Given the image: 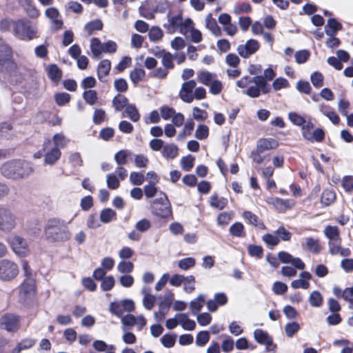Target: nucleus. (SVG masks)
<instances>
[{
  "label": "nucleus",
  "instance_id": "obj_25",
  "mask_svg": "<svg viewBox=\"0 0 353 353\" xmlns=\"http://www.w3.org/2000/svg\"><path fill=\"white\" fill-rule=\"evenodd\" d=\"M205 27L216 37H220L222 34L221 30L218 26L215 19L212 17L211 13L208 14L205 19Z\"/></svg>",
  "mask_w": 353,
  "mask_h": 353
},
{
  "label": "nucleus",
  "instance_id": "obj_15",
  "mask_svg": "<svg viewBox=\"0 0 353 353\" xmlns=\"http://www.w3.org/2000/svg\"><path fill=\"white\" fill-rule=\"evenodd\" d=\"M260 48L259 43L255 39H249L245 44L237 47L238 54L243 58H248L256 52Z\"/></svg>",
  "mask_w": 353,
  "mask_h": 353
},
{
  "label": "nucleus",
  "instance_id": "obj_1",
  "mask_svg": "<svg viewBox=\"0 0 353 353\" xmlns=\"http://www.w3.org/2000/svg\"><path fill=\"white\" fill-rule=\"evenodd\" d=\"M44 232L46 239L51 242L66 241L71 236L67 223L59 219H49Z\"/></svg>",
  "mask_w": 353,
  "mask_h": 353
},
{
  "label": "nucleus",
  "instance_id": "obj_46",
  "mask_svg": "<svg viewBox=\"0 0 353 353\" xmlns=\"http://www.w3.org/2000/svg\"><path fill=\"white\" fill-rule=\"evenodd\" d=\"M52 142L53 146H56L57 148H63L67 145L68 140L63 134L58 133L53 136Z\"/></svg>",
  "mask_w": 353,
  "mask_h": 353
},
{
  "label": "nucleus",
  "instance_id": "obj_52",
  "mask_svg": "<svg viewBox=\"0 0 353 353\" xmlns=\"http://www.w3.org/2000/svg\"><path fill=\"white\" fill-rule=\"evenodd\" d=\"M209 134V128L205 125L200 124L198 125L196 132L195 137L199 140L206 139Z\"/></svg>",
  "mask_w": 353,
  "mask_h": 353
},
{
  "label": "nucleus",
  "instance_id": "obj_13",
  "mask_svg": "<svg viewBox=\"0 0 353 353\" xmlns=\"http://www.w3.org/2000/svg\"><path fill=\"white\" fill-rule=\"evenodd\" d=\"M196 85L194 80H190L182 83L179 97L183 102L190 103L194 101L193 94Z\"/></svg>",
  "mask_w": 353,
  "mask_h": 353
},
{
  "label": "nucleus",
  "instance_id": "obj_30",
  "mask_svg": "<svg viewBox=\"0 0 353 353\" xmlns=\"http://www.w3.org/2000/svg\"><path fill=\"white\" fill-rule=\"evenodd\" d=\"M342 25L335 19H330L325 26V32L327 36L332 37L336 34L338 30H341Z\"/></svg>",
  "mask_w": 353,
  "mask_h": 353
},
{
  "label": "nucleus",
  "instance_id": "obj_14",
  "mask_svg": "<svg viewBox=\"0 0 353 353\" xmlns=\"http://www.w3.org/2000/svg\"><path fill=\"white\" fill-rule=\"evenodd\" d=\"M254 338L258 343L266 346L267 352L275 351L276 345L273 343L272 338L269 336L267 332L261 329H256L254 332Z\"/></svg>",
  "mask_w": 353,
  "mask_h": 353
},
{
  "label": "nucleus",
  "instance_id": "obj_50",
  "mask_svg": "<svg viewBox=\"0 0 353 353\" xmlns=\"http://www.w3.org/2000/svg\"><path fill=\"white\" fill-rule=\"evenodd\" d=\"M210 340V334L208 331H201L196 336V344L197 346H204Z\"/></svg>",
  "mask_w": 353,
  "mask_h": 353
},
{
  "label": "nucleus",
  "instance_id": "obj_16",
  "mask_svg": "<svg viewBox=\"0 0 353 353\" xmlns=\"http://www.w3.org/2000/svg\"><path fill=\"white\" fill-rule=\"evenodd\" d=\"M341 238L330 240L328 242L329 252L332 255L339 254L341 256H348L351 251L347 248H343L341 245Z\"/></svg>",
  "mask_w": 353,
  "mask_h": 353
},
{
  "label": "nucleus",
  "instance_id": "obj_5",
  "mask_svg": "<svg viewBox=\"0 0 353 353\" xmlns=\"http://www.w3.org/2000/svg\"><path fill=\"white\" fill-rule=\"evenodd\" d=\"M36 25L28 20H18L14 31V34L21 40H32L37 37Z\"/></svg>",
  "mask_w": 353,
  "mask_h": 353
},
{
  "label": "nucleus",
  "instance_id": "obj_59",
  "mask_svg": "<svg viewBox=\"0 0 353 353\" xmlns=\"http://www.w3.org/2000/svg\"><path fill=\"white\" fill-rule=\"evenodd\" d=\"M69 163L73 167H81L83 165V159L79 152H72L68 157Z\"/></svg>",
  "mask_w": 353,
  "mask_h": 353
},
{
  "label": "nucleus",
  "instance_id": "obj_2",
  "mask_svg": "<svg viewBox=\"0 0 353 353\" xmlns=\"http://www.w3.org/2000/svg\"><path fill=\"white\" fill-rule=\"evenodd\" d=\"M1 170L5 177L12 179L26 177L34 171L29 162L22 160H13L6 162L1 166Z\"/></svg>",
  "mask_w": 353,
  "mask_h": 353
},
{
  "label": "nucleus",
  "instance_id": "obj_44",
  "mask_svg": "<svg viewBox=\"0 0 353 353\" xmlns=\"http://www.w3.org/2000/svg\"><path fill=\"white\" fill-rule=\"evenodd\" d=\"M125 112L133 122H137L140 119V114L134 104H128Z\"/></svg>",
  "mask_w": 353,
  "mask_h": 353
},
{
  "label": "nucleus",
  "instance_id": "obj_21",
  "mask_svg": "<svg viewBox=\"0 0 353 353\" xmlns=\"http://www.w3.org/2000/svg\"><path fill=\"white\" fill-rule=\"evenodd\" d=\"M278 146V141L272 138L260 139L256 144L259 152H264L266 150L276 149Z\"/></svg>",
  "mask_w": 353,
  "mask_h": 353
},
{
  "label": "nucleus",
  "instance_id": "obj_48",
  "mask_svg": "<svg viewBox=\"0 0 353 353\" xmlns=\"http://www.w3.org/2000/svg\"><path fill=\"white\" fill-rule=\"evenodd\" d=\"M325 236L330 240L340 238L338 227L327 225L324 230Z\"/></svg>",
  "mask_w": 353,
  "mask_h": 353
},
{
  "label": "nucleus",
  "instance_id": "obj_32",
  "mask_svg": "<svg viewBox=\"0 0 353 353\" xmlns=\"http://www.w3.org/2000/svg\"><path fill=\"white\" fill-rule=\"evenodd\" d=\"M304 138L311 142H321L324 140L325 133L321 128L316 129L313 133L306 132L304 133Z\"/></svg>",
  "mask_w": 353,
  "mask_h": 353
},
{
  "label": "nucleus",
  "instance_id": "obj_18",
  "mask_svg": "<svg viewBox=\"0 0 353 353\" xmlns=\"http://www.w3.org/2000/svg\"><path fill=\"white\" fill-rule=\"evenodd\" d=\"M0 70H3L6 65H12L14 63L11 60L12 51L7 45L0 46Z\"/></svg>",
  "mask_w": 353,
  "mask_h": 353
},
{
  "label": "nucleus",
  "instance_id": "obj_9",
  "mask_svg": "<svg viewBox=\"0 0 353 353\" xmlns=\"http://www.w3.org/2000/svg\"><path fill=\"white\" fill-rule=\"evenodd\" d=\"M43 150L44 152V163L46 165H54L61 156L60 149L53 146L52 141L49 139L44 141Z\"/></svg>",
  "mask_w": 353,
  "mask_h": 353
},
{
  "label": "nucleus",
  "instance_id": "obj_43",
  "mask_svg": "<svg viewBox=\"0 0 353 353\" xmlns=\"http://www.w3.org/2000/svg\"><path fill=\"white\" fill-rule=\"evenodd\" d=\"M210 203L213 208L222 210L228 204V200L223 197H218L217 195H212L210 197Z\"/></svg>",
  "mask_w": 353,
  "mask_h": 353
},
{
  "label": "nucleus",
  "instance_id": "obj_28",
  "mask_svg": "<svg viewBox=\"0 0 353 353\" xmlns=\"http://www.w3.org/2000/svg\"><path fill=\"white\" fill-rule=\"evenodd\" d=\"M179 148L174 143H167L164 145L161 150L162 156L168 159H173L178 155Z\"/></svg>",
  "mask_w": 353,
  "mask_h": 353
},
{
  "label": "nucleus",
  "instance_id": "obj_38",
  "mask_svg": "<svg viewBox=\"0 0 353 353\" xmlns=\"http://www.w3.org/2000/svg\"><path fill=\"white\" fill-rule=\"evenodd\" d=\"M103 26V22L100 19H95L87 23L84 29L88 35H91L96 30H101Z\"/></svg>",
  "mask_w": 353,
  "mask_h": 353
},
{
  "label": "nucleus",
  "instance_id": "obj_24",
  "mask_svg": "<svg viewBox=\"0 0 353 353\" xmlns=\"http://www.w3.org/2000/svg\"><path fill=\"white\" fill-rule=\"evenodd\" d=\"M111 69V62L108 59L102 60L97 68V76L101 81H105L104 78L109 74Z\"/></svg>",
  "mask_w": 353,
  "mask_h": 353
},
{
  "label": "nucleus",
  "instance_id": "obj_49",
  "mask_svg": "<svg viewBox=\"0 0 353 353\" xmlns=\"http://www.w3.org/2000/svg\"><path fill=\"white\" fill-rule=\"evenodd\" d=\"M134 265L130 261H125V260L121 261L117 265V270L120 273L129 274L132 272Z\"/></svg>",
  "mask_w": 353,
  "mask_h": 353
},
{
  "label": "nucleus",
  "instance_id": "obj_55",
  "mask_svg": "<svg viewBox=\"0 0 353 353\" xmlns=\"http://www.w3.org/2000/svg\"><path fill=\"white\" fill-rule=\"evenodd\" d=\"M310 80L315 88H321L323 85V76L319 72H314L310 76Z\"/></svg>",
  "mask_w": 353,
  "mask_h": 353
},
{
  "label": "nucleus",
  "instance_id": "obj_40",
  "mask_svg": "<svg viewBox=\"0 0 353 353\" xmlns=\"http://www.w3.org/2000/svg\"><path fill=\"white\" fill-rule=\"evenodd\" d=\"M103 43L98 38H92L90 42V50L94 57H97L103 52Z\"/></svg>",
  "mask_w": 353,
  "mask_h": 353
},
{
  "label": "nucleus",
  "instance_id": "obj_11",
  "mask_svg": "<svg viewBox=\"0 0 353 353\" xmlns=\"http://www.w3.org/2000/svg\"><path fill=\"white\" fill-rule=\"evenodd\" d=\"M1 328L10 332H15L20 327V316L14 314H6L0 318Z\"/></svg>",
  "mask_w": 353,
  "mask_h": 353
},
{
  "label": "nucleus",
  "instance_id": "obj_6",
  "mask_svg": "<svg viewBox=\"0 0 353 353\" xmlns=\"http://www.w3.org/2000/svg\"><path fill=\"white\" fill-rule=\"evenodd\" d=\"M252 83L254 85L250 86L244 94H247L251 98H257L260 96L261 92L263 94L269 93L271 90V87L268 83H265L261 76H256L253 77Z\"/></svg>",
  "mask_w": 353,
  "mask_h": 353
},
{
  "label": "nucleus",
  "instance_id": "obj_42",
  "mask_svg": "<svg viewBox=\"0 0 353 353\" xmlns=\"http://www.w3.org/2000/svg\"><path fill=\"white\" fill-rule=\"evenodd\" d=\"M83 98L88 104L94 105L97 103L98 101L97 92V91L90 89L85 90L83 93Z\"/></svg>",
  "mask_w": 353,
  "mask_h": 353
},
{
  "label": "nucleus",
  "instance_id": "obj_34",
  "mask_svg": "<svg viewBox=\"0 0 353 353\" xmlns=\"http://www.w3.org/2000/svg\"><path fill=\"white\" fill-rule=\"evenodd\" d=\"M112 105L116 111H121L128 105V98L121 94L116 95L112 100Z\"/></svg>",
  "mask_w": 353,
  "mask_h": 353
},
{
  "label": "nucleus",
  "instance_id": "obj_45",
  "mask_svg": "<svg viewBox=\"0 0 353 353\" xmlns=\"http://www.w3.org/2000/svg\"><path fill=\"white\" fill-rule=\"evenodd\" d=\"M309 303L312 307H319L323 304V297L319 291H313L309 296Z\"/></svg>",
  "mask_w": 353,
  "mask_h": 353
},
{
  "label": "nucleus",
  "instance_id": "obj_56",
  "mask_svg": "<svg viewBox=\"0 0 353 353\" xmlns=\"http://www.w3.org/2000/svg\"><path fill=\"white\" fill-rule=\"evenodd\" d=\"M115 280L112 276H108L101 280V288L103 291H109L114 285Z\"/></svg>",
  "mask_w": 353,
  "mask_h": 353
},
{
  "label": "nucleus",
  "instance_id": "obj_51",
  "mask_svg": "<svg viewBox=\"0 0 353 353\" xmlns=\"http://www.w3.org/2000/svg\"><path fill=\"white\" fill-rule=\"evenodd\" d=\"M128 155L129 152L127 150H121L114 154V160L119 166L125 165Z\"/></svg>",
  "mask_w": 353,
  "mask_h": 353
},
{
  "label": "nucleus",
  "instance_id": "obj_29",
  "mask_svg": "<svg viewBox=\"0 0 353 353\" xmlns=\"http://www.w3.org/2000/svg\"><path fill=\"white\" fill-rule=\"evenodd\" d=\"M336 200V193L332 189H325L321 196V203L323 206H329Z\"/></svg>",
  "mask_w": 353,
  "mask_h": 353
},
{
  "label": "nucleus",
  "instance_id": "obj_12",
  "mask_svg": "<svg viewBox=\"0 0 353 353\" xmlns=\"http://www.w3.org/2000/svg\"><path fill=\"white\" fill-rule=\"evenodd\" d=\"M9 243L12 250L17 254L23 256L28 252V242L21 236L14 235L10 238Z\"/></svg>",
  "mask_w": 353,
  "mask_h": 353
},
{
  "label": "nucleus",
  "instance_id": "obj_26",
  "mask_svg": "<svg viewBox=\"0 0 353 353\" xmlns=\"http://www.w3.org/2000/svg\"><path fill=\"white\" fill-rule=\"evenodd\" d=\"M12 125L8 122L0 123V137L2 139H10L14 136Z\"/></svg>",
  "mask_w": 353,
  "mask_h": 353
},
{
  "label": "nucleus",
  "instance_id": "obj_31",
  "mask_svg": "<svg viewBox=\"0 0 353 353\" xmlns=\"http://www.w3.org/2000/svg\"><path fill=\"white\" fill-rule=\"evenodd\" d=\"M217 75L208 71H199L197 73L198 81L202 84L208 86L216 78Z\"/></svg>",
  "mask_w": 353,
  "mask_h": 353
},
{
  "label": "nucleus",
  "instance_id": "obj_20",
  "mask_svg": "<svg viewBox=\"0 0 353 353\" xmlns=\"http://www.w3.org/2000/svg\"><path fill=\"white\" fill-rule=\"evenodd\" d=\"M319 111L334 125H338L340 122L339 115L334 111V109L331 106L325 103L319 105Z\"/></svg>",
  "mask_w": 353,
  "mask_h": 353
},
{
  "label": "nucleus",
  "instance_id": "obj_58",
  "mask_svg": "<svg viewBox=\"0 0 353 353\" xmlns=\"http://www.w3.org/2000/svg\"><path fill=\"white\" fill-rule=\"evenodd\" d=\"M195 259L192 257H188L180 260L178 263V266L181 270H187L195 265Z\"/></svg>",
  "mask_w": 353,
  "mask_h": 353
},
{
  "label": "nucleus",
  "instance_id": "obj_63",
  "mask_svg": "<svg viewBox=\"0 0 353 353\" xmlns=\"http://www.w3.org/2000/svg\"><path fill=\"white\" fill-rule=\"evenodd\" d=\"M208 86L210 92L214 95L220 94L223 90V84L221 81L217 79V77Z\"/></svg>",
  "mask_w": 353,
  "mask_h": 353
},
{
  "label": "nucleus",
  "instance_id": "obj_3",
  "mask_svg": "<svg viewBox=\"0 0 353 353\" xmlns=\"http://www.w3.org/2000/svg\"><path fill=\"white\" fill-rule=\"evenodd\" d=\"M18 225V217L10 208L0 205V232L9 234Z\"/></svg>",
  "mask_w": 353,
  "mask_h": 353
},
{
  "label": "nucleus",
  "instance_id": "obj_27",
  "mask_svg": "<svg viewBox=\"0 0 353 353\" xmlns=\"http://www.w3.org/2000/svg\"><path fill=\"white\" fill-rule=\"evenodd\" d=\"M179 324L185 330H193L196 327V323L188 318L186 314H177L176 315Z\"/></svg>",
  "mask_w": 353,
  "mask_h": 353
},
{
  "label": "nucleus",
  "instance_id": "obj_37",
  "mask_svg": "<svg viewBox=\"0 0 353 353\" xmlns=\"http://www.w3.org/2000/svg\"><path fill=\"white\" fill-rule=\"evenodd\" d=\"M117 219V213L111 208H105L100 213V219L104 223H108Z\"/></svg>",
  "mask_w": 353,
  "mask_h": 353
},
{
  "label": "nucleus",
  "instance_id": "obj_33",
  "mask_svg": "<svg viewBox=\"0 0 353 353\" xmlns=\"http://www.w3.org/2000/svg\"><path fill=\"white\" fill-rule=\"evenodd\" d=\"M306 248L311 252L319 254L321 251V247L318 239L312 237H306L304 239Z\"/></svg>",
  "mask_w": 353,
  "mask_h": 353
},
{
  "label": "nucleus",
  "instance_id": "obj_57",
  "mask_svg": "<svg viewBox=\"0 0 353 353\" xmlns=\"http://www.w3.org/2000/svg\"><path fill=\"white\" fill-rule=\"evenodd\" d=\"M310 56V53L307 50H301L297 51L295 53V60L296 62L299 64H302L305 63Z\"/></svg>",
  "mask_w": 353,
  "mask_h": 353
},
{
  "label": "nucleus",
  "instance_id": "obj_23",
  "mask_svg": "<svg viewBox=\"0 0 353 353\" xmlns=\"http://www.w3.org/2000/svg\"><path fill=\"white\" fill-rule=\"evenodd\" d=\"M243 216L248 223L258 228L259 230H265L266 228L263 222L252 212L245 211L243 213Z\"/></svg>",
  "mask_w": 353,
  "mask_h": 353
},
{
  "label": "nucleus",
  "instance_id": "obj_8",
  "mask_svg": "<svg viewBox=\"0 0 353 353\" xmlns=\"http://www.w3.org/2000/svg\"><path fill=\"white\" fill-rule=\"evenodd\" d=\"M19 274V267L14 262L8 260H0V279L3 281H10L14 279Z\"/></svg>",
  "mask_w": 353,
  "mask_h": 353
},
{
  "label": "nucleus",
  "instance_id": "obj_54",
  "mask_svg": "<svg viewBox=\"0 0 353 353\" xmlns=\"http://www.w3.org/2000/svg\"><path fill=\"white\" fill-rule=\"evenodd\" d=\"M17 21L6 19L0 22V28L3 31H12L14 33Z\"/></svg>",
  "mask_w": 353,
  "mask_h": 353
},
{
  "label": "nucleus",
  "instance_id": "obj_41",
  "mask_svg": "<svg viewBox=\"0 0 353 353\" xmlns=\"http://www.w3.org/2000/svg\"><path fill=\"white\" fill-rule=\"evenodd\" d=\"M145 76V72L143 68H137L132 70L130 73V78L132 83L136 85L142 81Z\"/></svg>",
  "mask_w": 353,
  "mask_h": 353
},
{
  "label": "nucleus",
  "instance_id": "obj_22",
  "mask_svg": "<svg viewBox=\"0 0 353 353\" xmlns=\"http://www.w3.org/2000/svg\"><path fill=\"white\" fill-rule=\"evenodd\" d=\"M46 72L48 77L54 83H58L62 78V71L56 64H50L47 66Z\"/></svg>",
  "mask_w": 353,
  "mask_h": 353
},
{
  "label": "nucleus",
  "instance_id": "obj_36",
  "mask_svg": "<svg viewBox=\"0 0 353 353\" xmlns=\"http://www.w3.org/2000/svg\"><path fill=\"white\" fill-rule=\"evenodd\" d=\"M230 234L235 237H244L245 236V229L243 223L241 222H235L229 229Z\"/></svg>",
  "mask_w": 353,
  "mask_h": 353
},
{
  "label": "nucleus",
  "instance_id": "obj_64",
  "mask_svg": "<svg viewBox=\"0 0 353 353\" xmlns=\"http://www.w3.org/2000/svg\"><path fill=\"white\" fill-rule=\"evenodd\" d=\"M110 312L118 317H121L123 314V310L121 303L112 302L109 307Z\"/></svg>",
  "mask_w": 353,
  "mask_h": 353
},
{
  "label": "nucleus",
  "instance_id": "obj_62",
  "mask_svg": "<svg viewBox=\"0 0 353 353\" xmlns=\"http://www.w3.org/2000/svg\"><path fill=\"white\" fill-rule=\"evenodd\" d=\"M105 112L101 108H97L94 111L92 121L96 125L101 124L105 119Z\"/></svg>",
  "mask_w": 353,
  "mask_h": 353
},
{
  "label": "nucleus",
  "instance_id": "obj_39",
  "mask_svg": "<svg viewBox=\"0 0 353 353\" xmlns=\"http://www.w3.org/2000/svg\"><path fill=\"white\" fill-rule=\"evenodd\" d=\"M161 62L164 67L168 70H172L174 68V64L173 63L174 55H172L170 52L163 50L161 52Z\"/></svg>",
  "mask_w": 353,
  "mask_h": 353
},
{
  "label": "nucleus",
  "instance_id": "obj_60",
  "mask_svg": "<svg viewBox=\"0 0 353 353\" xmlns=\"http://www.w3.org/2000/svg\"><path fill=\"white\" fill-rule=\"evenodd\" d=\"M194 158L191 155L183 157L181 161V168L186 172L190 171L194 166Z\"/></svg>",
  "mask_w": 353,
  "mask_h": 353
},
{
  "label": "nucleus",
  "instance_id": "obj_10",
  "mask_svg": "<svg viewBox=\"0 0 353 353\" xmlns=\"http://www.w3.org/2000/svg\"><path fill=\"white\" fill-rule=\"evenodd\" d=\"M183 283L185 292L190 294L195 290V278L192 275L185 276L181 274H174L170 279V283L173 286L179 287Z\"/></svg>",
  "mask_w": 353,
  "mask_h": 353
},
{
  "label": "nucleus",
  "instance_id": "obj_53",
  "mask_svg": "<svg viewBox=\"0 0 353 353\" xmlns=\"http://www.w3.org/2000/svg\"><path fill=\"white\" fill-rule=\"evenodd\" d=\"M145 181L144 175L141 172H132L130 175V181L132 185H141Z\"/></svg>",
  "mask_w": 353,
  "mask_h": 353
},
{
  "label": "nucleus",
  "instance_id": "obj_61",
  "mask_svg": "<svg viewBox=\"0 0 353 353\" xmlns=\"http://www.w3.org/2000/svg\"><path fill=\"white\" fill-rule=\"evenodd\" d=\"M122 330L124 332L122 337L123 342L126 344H134L137 341L136 336L126 327H122Z\"/></svg>",
  "mask_w": 353,
  "mask_h": 353
},
{
  "label": "nucleus",
  "instance_id": "obj_19",
  "mask_svg": "<svg viewBox=\"0 0 353 353\" xmlns=\"http://www.w3.org/2000/svg\"><path fill=\"white\" fill-rule=\"evenodd\" d=\"M181 24L182 16L179 14L169 17L168 22L164 23L163 27L165 28L168 34H172L177 30H180Z\"/></svg>",
  "mask_w": 353,
  "mask_h": 353
},
{
  "label": "nucleus",
  "instance_id": "obj_47",
  "mask_svg": "<svg viewBox=\"0 0 353 353\" xmlns=\"http://www.w3.org/2000/svg\"><path fill=\"white\" fill-rule=\"evenodd\" d=\"M148 36L150 41L155 42L162 39L163 33L160 28L157 26H152L148 30Z\"/></svg>",
  "mask_w": 353,
  "mask_h": 353
},
{
  "label": "nucleus",
  "instance_id": "obj_17",
  "mask_svg": "<svg viewBox=\"0 0 353 353\" xmlns=\"http://www.w3.org/2000/svg\"><path fill=\"white\" fill-rule=\"evenodd\" d=\"M45 14L47 18L51 20L50 29L52 31H57L63 26V21L60 19V14L59 10L54 7H50L46 10Z\"/></svg>",
  "mask_w": 353,
  "mask_h": 353
},
{
  "label": "nucleus",
  "instance_id": "obj_7",
  "mask_svg": "<svg viewBox=\"0 0 353 353\" xmlns=\"http://www.w3.org/2000/svg\"><path fill=\"white\" fill-rule=\"evenodd\" d=\"M35 294V281L34 279H25L19 291V301L24 305L30 304Z\"/></svg>",
  "mask_w": 353,
  "mask_h": 353
},
{
  "label": "nucleus",
  "instance_id": "obj_4",
  "mask_svg": "<svg viewBox=\"0 0 353 353\" xmlns=\"http://www.w3.org/2000/svg\"><path fill=\"white\" fill-rule=\"evenodd\" d=\"M150 208L153 214L161 218H168L172 214L171 204L163 192H161L159 197L150 202Z\"/></svg>",
  "mask_w": 353,
  "mask_h": 353
},
{
  "label": "nucleus",
  "instance_id": "obj_35",
  "mask_svg": "<svg viewBox=\"0 0 353 353\" xmlns=\"http://www.w3.org/2000/svg\"><path fill=\"white\" fill-rule=\"evenodd\" d=\"M205 303V296L203 294L199 295L190 303V308L194 315L197 314Z\"/></svg>",
  "mask_w": 353,
  "mask_h": 353
}]
</instances>
